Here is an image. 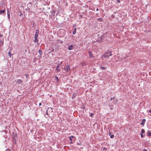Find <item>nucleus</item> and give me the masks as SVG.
Masks as SVG:
<instances>
[{
    "mask_svg": "<svg viewBox=\"0 0 151 151\" xmlns=\"http://www.w3.org/2000/svg\"><path fill=\"white\" fill-rule=\"evenodd\" d=\"M64 31L63 29H61L58 31V33L59 35L60 34V37H62L65 35Z\"/></svg>",
    "mask_w": 151,
    "mask_h": 151,
    "instance_id": "1",
    "label": "nucleus"
},
{
    "mask_svg": "<svg viewBox=\"0 0 151 151\" xmlns=\"http://www.w3.org/2000/svg\"><path fill=\"white\" fill-rule=\"evenodd\" d=\"M64 69L67 71H68L70 70V68L69 65H66V67L64 68Z\"/></svg>",
    "mask_w": 151,
    "mask_h": 151,
    "instance_id": "2",
    "label": "nucleus"
},
{
    "mask_svg": "<svg viewBox=\"0 0 151 151\" xmlns=\"http://www.w3.org/2000/svg\"><path fill=\"white\" fill-rule=\"evenodd\" d=\"M39 31L38 29H36L35 30V38H36V37H37L38 36Z\"/></svg>",
    "mask_w": 151,
    "mask_h": 151,
    "instance_id": "3",
    "label": "nucleus"
},
{
    "mask_svg": "<svg viewBox=\"0 0 151 151\" xmlns=\"http://www.w3.org/2000/svg\"><path fill=\"white\" fill-rule=\"evenodd\" d=\"M102 57L105 58H109V56L108 55V52H106L105 54L103 55Z\"/></svg>",
    "mask_w": 151,
    "mask_h": 151,
    "instance_id": "4",
    "label": "nucleus"
},
{
    "mask_svg": "<svg viewBox=\"0 0 151 151\" xmlns=\"http://www.w3.org/2000/svg\"><path fill=\"white\" fill-rule=\"evenodd\" d=\"M4 42V37L3 35L1 34H0V42Z\"/></svg>",
    "mask_w": 151,
    "mask_h": 151,
    "instance_id": "5",
    "label": "nucleus"
},
{
    "mask_svg": "<svg viewBox=\"0 0 151 151\" xmlns=\"http://www.w3.org/2000/svg\"><path fill=\"white\" fill-rule=\"evenodd\" d=\"M73 47L74 46L73 45H70L68 47V49L69 50H72Z\"/></svg>",
    "mask_w": 151,
    "mask_h": 151,
    "instance_id": "6",
    "label": "nucleus"
},
{
    "mask_svg": "<svg viewBox=\"0 0 151 151\" xmlns=\"http://www.w3.org/2000/svg\"><path fill=\"white\" fill-rule=\"evenodd\" d=\"M39 53L40 54V55L38 56V57L39 58H40L41 57V55L42 54V52L41 50H39Z\"/></svg>",
    "mask_w": 151,
    "mask_h": 151,
    "instance_id": "7",
    "label": "nucleus"
},
{
    "mask_svg": "<svg viewBox=\"0 0 151 151\" xmlns=\"http://www.w3.org/2000/svg\"><path fill=\"white\" fill-rule=\"evenodd\" d=\"M59 68V64L58 63V66L56 67V69L58 72H59L60 71V69Z\"/></svg>",
    "mask_w": 151,
    "mask_h": 151,
    "instance_id": "8",
    "label": "nucleus"
},
{
    "mask_svg": "<svg viewBox=\"0 0 151 151\" xmlns=\"http://www.w3.org/2000/svg\"><path fill=\"white\" fill-rule=\"evenodd\" d=\"M145 121H146L145 119H143L142 121V122L140 124L142 125L143 126Z\"/></svg>",
    "mask_w": 151,
    "mask_h": 151,
    "instance_id": "9",
    "label": "nucleus"
},
{
    "mask_svg": "<svg viewBox=\"0 0 151 151\" xmlns=\"http://www.w3.org/2000/svg\"><path fill=\"white\" fill-rule=\"evenodd\" d=\"M88 54H89V57L90 58H91L92 57V58L93 57V55L92 54V52H91L89 51L88 52Z\"/></svg>",
    "mask_w": 151,
    "mask_h": 151,
    "instance_id": "10",
    "label": "nucleus"
},
{
    "mask_svg": "<svg viewBox=\"0 0 151 151\" xmlns=\"http://www.w3.org/2000/svg\"><path fill=\"white\" fill-rule=\"evenodd\" d=\"M103 36H101L99 38V39H98V40L99 41L101 42L102 41V40L103 39Z\"/></svg>",
    "mask_w": 151,
    "mask_h": 151,
    "instance_id": "11",
    "label": "nucleus"
},
{
    "mask_svg": "<svg viewBox=\"0 0 151 151\" xmlns=\"http://www.w3.org/2000/svg\"><path fill=\"white\" fill-rule=\"evenodd\" d=\"M76 96H77L76 94L75 93H73V95L72 96V99H74L76 97Z\"/></svg>",
    "mask_w": 151,
    "mask_h": 151,
    "instance_id": "12",
    "label": "nucleus"
},
{
    "mask_svg": "<svg viewBox=\"0 0 151 151\" xmlns=\"http://www.w3.org/2000/svg\"><path fill=\"white\" fill-rule=\"evenodd\" d=\"M50 109V111L51 112H52V108H51V107L48 108L47 109V110L46 114H48L47 111H48V110H49Z\"/></svg>",
    "mask_w": 151,
    "mask_h": 151,
    "instance_id": "13",
    "label": "nucleus"
},
{
    "mask_svg": "<svg viewBox=\"0 0 151 151\" xmlns=\"http://www.w3.org/2000/svg\"><path fill=\"white\" fill-rule=\"evenodd\" d=\"M22 82V81L21 79H18L17 81V82L19 84L20 83Z\"/></svg>",
    "mask_w": 151,
    "mask_h": 151,
    "instance_id": "14",
    "label": "nucleus"
},
{
    "mask_svg": "<svg viewBox=\"0 0 151 151\" xmlns=\"http://www.w3.org/2000/svg\"><path fill=\"white\" fill-rule=\"evenodd\" d=\"M51 12L52 14H53L52 15L53 16V17H55V12L54 10H52V11H51Z\"/></svg>",
    "mask_w": 151,
    "mask_h": 151,
    "instance_id": "15",
    "label": "nucleus"
},
{
    "mask_svg": "<svg viewBox=\"0 0 151 151\" xmlns=\"http://www.w3.org/2000/svg\"><path fill=\"white\" fill-rule=\"evenodd\" d=\"M5 9H4L3 10H1L0 11V14H1V13H4L5 12Z\"/></svg>",
    "mask_w": 151,
    "mask_h": 151,
    "instance_id": "16",
    "label": "nucleus"
},
{
    "mask_svg": "<svg viewBox=\"0 0 151 151\" xmlns=\"http://www.w3.org/2000/svg\"><path fill=\"white\" fill-rule=\"evenodd\" d=\"M110 100L111 101L113 100L114 101V102H116V101H117V100L116 99H115V98H111Z\"/></svg>",
    "mask_w": 151,
    "mask_h": 151,
    "instance_id": "17",
    "label": "nucleus"
},
{
    "mask_svg": "<svg viewBox=\"0 0 151 151\" xmlns=\"http://www.w3.org/2000/svg\"><path fill=\"white\" fill-rule=\"evenodd\" d=\"M100 68L102 70H106V68L105 67L100 66Z\"/></svg>",
    "mask_w": 151,
    "mask_h": 151,
    "instance_id": "18",
    "label": "nucleus"
},
{
    "mask_svg": "<svg viewBox=\"0 0 151 151\" xmlns=\"http://www.w3.org/2000/svg\"><path fill=\"white\" fill-rule=\"evenodd\" d=\"M7 15L8 16V18L9 19L10 13V12H9V11L8 10V11H7Z\"/></svg>",
    "mask_w": 151,
    "mask_h": 151,
    "instance_id": "19",
    "label": "nucleus"
},
{
    "mask_svg": "<svg viewBox=\"0 0 151 151\" xmlns=\"http://www.w3.org/2000/svg\"><path fill=\"white\" fill-rule=\"evenodd\" d=\"M38 40L37 39V38L36 37V38H35V39L34 40V42H37L38 43Z\"/></svg>",
    "mask_w": 151,
    "mask_h": 151,
    "instance_id": "20",
    "label": "nucleus"
},
{
    "mask_svg": "<svg viewBox=\"0 0 151 151\" xmlns=\"http://www.w3.org/2000/svg\"><path fill=\"white\" fill-rule=\"evenodd\" d=\"M76 29L75 28L73 32V35H75L76 34Z\"/></svg>",
    "mask_w": 151,
    "mask_h": 151,
    "instance_id": "21",
    "label": "nucleus"
},
{
    "mask_svg": "<svg viewBox=\"0 0 151 151\" xmlns=\"http://www.w3.org/2000/svg\"><path fill=\"white\" fill-rule=\"evenodd\" d=\"M74 137L73 136H70L69 137V138L70 139V140L71 141L72 140V138H73Z\"/></svg>",
    "mask_w": 151,
    "mask_h": 151,
    "instance_id": "22",
    "label": "nucleus"
},
{
    "mask_svg": "<svg viewBox=\"0 0 151 151\" xmlns=\"http://www.w3.org/2000/svg\"><path fill=\"white\" fill-rule=\"evenodd\" d=\"M145 132V130L144 129H142L141 132V134H143Z\"/></svg>",
    "mask_w": 151,
    "mask_h": 151,
    "instance_id": "23",
    "label": "nucleus"
},
{
    "mask_svg": "<svg viewBox=\"0 0 151 151\" xmlns=\"http://www.w3.org/2000/svg\"><path fill=\"white\" fill-rule=\"evenodd\" d=\"M147 135L149 137L151 136V132H148L147 133Z\"/></svg>",
    "mask_w": 151,
    "mask_h": 151,
    "instance_id": "24",
    "label": "nucleus"
},
{
    "mask_svg": "<svg viewBox=\"0 0 151 151\" xmlns=\"http://www.w3.org/2000/svg\"><path fill=\"white\" fill-rule=\"evenodd\" d=\"M8 55L9 56L10 58H11V54L10 52L8 53Z\"/></svg>",
    "mask_w": 151,
    "mask_h": 151,
    "instance_id": "25",
    "label": "nucleus"
},
{
    "mask_svg": "<svg viewBox=\"0 0 151 151\" xmlns=\"http://www.w3.org/2000/svg\"><path fill=\"white\" fill-rule=\"evenodd\" d=\"M109 107H110V109H111V110H112V109H113V108H112V106H113L112 105L111 106V105H110V104H109Z\"/></svg>",
    "mask_w": 151,
    "mask_h": 151,
    "instance_id": "26",
    "label": "nucleus"
},
{
    "mask_svg": "<svg viewBox=\"0 0 151 151\" xmlns=\"http://www.w3.org/2000/svg\"><path fill=\"white\" fill-rule=\"evenodd\" d=\"M25 76L26 78H27L29 76V74L27 73H26L25 74Z\"/></svg>",
    "mask_w": 151,
    "mask_h": 151,
    "instance_id": "27",
    "label": "nucleus"
},
{
    "mask_svg": "<svg viewBox=\"0 0 151 151\" xmlns=\"http://www.w3.org/2000/svg\"><path fill=\"white\" fill-rule=\"evenodd\" d=\"M3 42H0V47H1V46L3 45Z\"/></svg>",
    "mask_w": 151,
    "mask_h": 151,
    "instance_id": "28",
    "label": "nucleus"
},
{
    "mask_svg": "<svg viewBox=\"0 0 151 151\" xmlns=\"http://www.w3.org/2000/svg\"><path fill=\"white\" fill-rule=\"evenodd\" d=\"M114 137V135H111L110 136V137L111 138H113Z\"/></svg>",
    "mask_w": 151,
    "mask_h": 151,
    "instance_id": "29",
    "label": "nucleus"
},
{
    "mask_svg": "<svg viewBox=\"0 0 151 151\" xmlns=\"http://www.w3.org/2000/svg\"><path fill=\"white\" fill-rule=\"evenodd\" d=\"M108 54H109V57L110 56H111L112 55H111V52H108Z\"/></svg>",
    "mask_w": 151,
    "mask_h": 151,
    "instance_id": "30",
    "label": "nucleus"
},
{
    "mask_svg": "<svg viewBox=\"0 0 151 151\" xmlns=\"http://www.w3.org/2000/svg\"><path fill=\"white\" fill-rule=\"evenodd\" d=\"M94 115V114L93 113H91L90 114V116L92 117Z\"/></svg>",
    "mask_w": 151,
    "mask_h": 151,
    "instance_id": "31",
    "label": "nucleus"
},
{
    "mask_svg": "<svg viewBox=\"0 0 151 151\" xmlns=\"http://www.w3.org/2000/svg\"><path fill=\"white\" fill-rule=\"evenodd\" d=\"M107 150V149L105 147H104V148L103 149V151H104V150Z\"/></svg>",
    "mask_w": 151,
    "mask_h": 151,
    "instance_id": "32",
    "label": "nucleus"
},
{
    "mask_svg": "<svg viewBox=\"0 0 151 151\" xmlns=\"http://www.w3.org/2000/svg\"><path fill=\"white\" fill-rule=\"evenodd\" d=\"M5 151H10V150L8 148Z\"/></svg>",
    "mask_w": 151,
    "mask_h": 151,
    "instance_id": "33",
    "label": "nucleus"
},
{
    "mask_svg": "<svg viewBox=\"0 0 151 151\" xmlns=\"http://www.w3.org/2000/svg\"><path fill=\"white\" fill-rule=\"evenodd\" d=\"M141 137L142 138L144 137V135L142 134H141Z\"/></svg>",
    "mask_w": 151,
    "mask_h": 151,
    "instance_id": "34",
    "label": "nucleus"
},
{
    "mask_svg": "<svg viewBox=\"0 0 151 151\" xmlns=\"http://www.w3.org/2000/svg\"><path fill=\"white\" fill-rule=\"evenodd\" d=\"M55 78L57 80H58V78L57 76H55Z\"/></svg>",
    "mask_w": 151,
    "mask_h": 151,
    "instance_id": "35",
    "label": "nucleus"
},
{
    "mask_svg": "<svg viewBox=\"0 0 151 151\" xmlns=\"http://www.w3.org/2000/svg\"><path fill=\"white\" fill-rule=\"evenodd\" d=\"M116 1L119 3L120 1V0H116Z\"/></svg>",
    "mask_w": 151,
    "mask_h": 151,
    "instance_id": "36",
    "label": "nucleus"
},
{
    "mask_svg": "<svg viewBox=\"0 0 151 151\" xmlns=\"http://www.w3.org/2000/svg\"><path fill=\"white\" fill-rule=\"evenodd\" d=\"M142 151H147V150L146 149H144Z\"/></svg>",
    "mask_w": 151,
    "mask_h": 151,
    "instance_id": "37",
    "label": "nucleus"
},
{
    "mask_svg": "<svg viewBox=\"0 0 151 151\" xmlns=\"http://www.w3.org/2000/svg\"><path fill=\"white\" fill-rule=\"evenodd\" d=\"M42 105V103H40L39 104V106H41Z\"/></svg>",
    "mask_w": 151,
    "mask_h": 151,
    "instance_id": "38",
    "label": "nucleus"
},
{
    "mask_svg": "<svg viewBox=\"0 0 151 151\" xmlns=\"http://www.w3.org/2000/svg\"><path fill=\"white\" fill-rule=\"evenodd\" d=\"M149 113H151V109H150V110H149Z\"/></svg>",
    "mask_w": 151,
    "mask_h": 151,
    "instance_id": "39",
    "label": "nucleus"
},
{
    "mask_svg": "<svg viewBox=\"0 0 151 151\" xmlns=\"http://www.w3.org/2000/svg\"><path fill=\"white\" fill-rule=\"evenodd\" d=\"M62 63V62H61L60 63H59V65H60Z\"/></svg>",
    "mask_w": 151,
    "mask_h": 151,
    "instance_id": "40",
    "label": "nucleus"
},
{
    "mask_svg": "<svg viewBox=\"0 0 151 151\" xmlns=\"http://www.w3.org/2000/svg\"><path fill=\"white\" fill-rule=\"evenodd\" d=\"M98 10H99L98 9H96V11H98Z\"/></svg>",
    "mask_w": 151,
    "mask_h": 151,
    "instance_id": "41",
    "label": "nucleus"
},
{
    "mask_svg": "<svg viewBox=\"0 0 151 151\" xmlns=\"http://www.w3.org/2000/svg\"><path fill=\"white\" fill-rule=\"evenodd\" d=\"M109 135H111V133H109Z\"/></svg>",
    "mask_w": 151,
    "mask_h": 151,
    "instance_id": "42",
    "label": "nucleus"
},
{
    "mask_svg": "<svg viewBox=\"0 0 151 151\" xmlns=\"http://www.w3.org/2000/svg\"><path fill=\"white\" fill-rule=\"evenodd\" d=\"M54 50L53 49H52V51H54Z\"/></svg>",
    "mask_w": 151,
    "mask_h": 151,
    "instance_id": "43",
    "label": "nucleus"
},
{
    "mask_svg": "<svg viewBox=\"0 0 151 151\" xmlns=\"http://www.w3.org/2000/svg\"><path fill=\"white\" fill-rule=\"evenodd\" d=\"M73 143L72 142H70V143H71H71Z\"/></svg>",
    "mask_w": 151,
    "mask_h": 151,
    "instance_id": "44",
    "label": "nucleus"
},
{
    "mask_svg": "<svg viewBox=\"0 0 151 151\" xmlns=\"http://www.w3.org/2000/svg\"><path fill=\"white\" fill-rule=\"evenodd\" d=\"M48 111H50V110H48Z\"/></svg>",
    "mask_w": 151,
    "mask_h": 151,
    "instance_id": "45",
    "label": "nucleus"
},
{
    "mask_svg": "<svg viewBox=\"0 0 151 151\" xmlns=\"http://www.w3.org/2000/svg\"><path fill=\"white\" fill-rule=\"evenodd\" d=\"M83 66H84V64H83Z\"/></svg>",
    "mask_w": 151,
    "mask_h": 151,
    "instance_id": "46",
    "label": "nucleus"
},
{
    "mask_svg": "<svg viewBox=\"0 0 151 151\" xmlns=\"http://www.w3.org/2000/svg\"><path fill=\"white\" fill-rule=\"evenodd\" d=\"M150 109H151V108H150Z\"/></svg>",
    "mask_w": 151,
    "mask_h": 151,
    "instance_id": "47",
    "label": "nucleus"
}]
</instances>
